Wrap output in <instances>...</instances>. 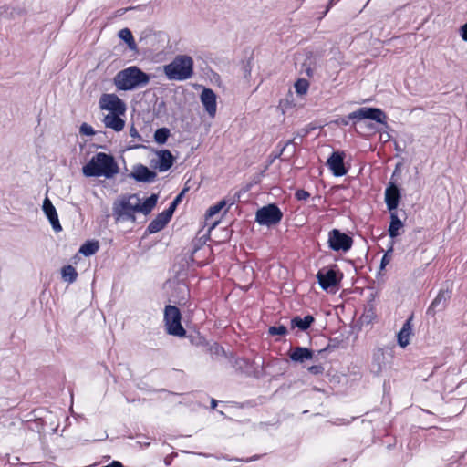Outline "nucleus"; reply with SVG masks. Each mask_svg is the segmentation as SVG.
Returning <instances> with one entry per match:
<instances>
[{
	"mask_svg": "<svg viewBox=\"0 0 467 467\" xmlns=\"http://www.w3.org/2000/svg\"><path fill=\"white\" fill-rule=\"evenodd\" d=\"M228 204V201L225 199L221 200L214 205L209 207L206 211L205 217L206 219L212 218L215 214L219 213L226 205Z\"/></svg>",
	"mask_w": 467,
	"mask_h": 467,
	"instance_id": "nucleus-31",
	"label": "nucleus"
},
{
	"mask_svg": "<svg viewBox=\"0 0 467 467\" xmlns=\"http://www.w3.org/2000/svg\"><path fill=\"white\" fill-rule=\"evenodd\" d=\"M216 406H217V400L215 399H212L211 400V407H212V409H215Z\"/></svg>",
	"mask_w": 467,
	"mask_h": 467,
	"instance_id": "nucleus-50",
	"label": "nucleus"
},
{
	"mask_svg": "<svg viewBox=\"0 0 467 467\" xmlns=\"http://www.w3.org/2000/svg\"><path fill=\"white\" fill-rule=\"evenodd\" d=\"M175 209L176 208L173 205L170 204L169 207L166 210H164L161 213L167 220L171 221Z\"/></svg>",
	"mask_w": 467,
	"mask_h": 467,
	"instance_id": "nucleus-43",
	"label": "nucleus"
},
{
	"mask_svg": "<svg viewBox=\"0 0 467 467\" xmlns=\"http://www.w3.org/2000/svg\"><path fill=\"white\" fill-rule=\"evenodd\" d=\"M393 177L394 174L389 182L384 192L385 203L389 211L397 210L402 198L401 189L398 186L397 182L393 181Z\"/></svg>",
	"mask_w": 467,
	"mask_h": 467,
	"instance_id": "nucleus-12",
	"label": "nucleus"
},
{
	"mask_svg": "<svg viewBox=\"0 0 467 467\" xmlns=\"http://www.w3.org/2000/svg\"><path fill=\"white\" fill-rule=\"evenodd\" d=\"M122 114L109 113L103 119V123L106 128L112 129L119 132L125 127V120L120 117Z\"/></svg>",
	"mask_w": 467,
	"mask_h": 467,
	"instance_id": "nucleus-22",
	"label": "nucleus"
},
{
	"mask_svg": "<svg viewBox=\"0 0 467 467\" xmlns=\"http://www.w3.org/2000/svg\"><path fill=\"white\" fill-rule=\"evenodd\" d=\"M302 71H304L306 75L309 78L313 76V69L311 68L310 65H308L306 62L303 63Z\"/></svg>",
	"mask_w": 467,
	"mask_h": 467,
	"instance_id": "nucleus-46",
	"label": "nucleus"
},
{
	"mask_svg": "<svg viewBox=\"0 0 467 467\" xmlns=\"http://www.w3.org/2000/svg\"><path fill=\"white\" fill-rule=\"evenodd\" d=\"M345 157L344 151L337 150L327 158L326 164L334 176L341 177L348 173V168L345 166Z\"/></svg>",
	"mask_w": 467,
	"mask_h": 467,
	"instance_id": "nucleus-13",
	"label": "nucleus"
},
{
	"mask_svg": "<svg viewBox=\"0 0 467 467\" xmlns=\"http://www.w3.org/2000/svg\"><path fill=\"white\" fill-rule=\"evenodd\" d=\"M258 459V456H254L253 458H250V459H247V460H244V462H251V461H254V460H257ZM236 461H243L242 459H235Z\"/></svg>",
	"mask_w": 467,
	"mask_h": 467,
	"instance_id": "nucleus-51",
	"label": "nucleus"
},
{
	"mask_svg": "<svg viewBox=\"0 0 467 467\" xmlns=\"http://www.w3.org/2000/svg\"><path fill=\"white\" fill-rule=\"evenodd\" d=\"M129 177L138 182L150 183L155 181L157 173L147 166L141 163H137L133 166L132 171L129 174Z\"/></svg>",
	"mask_w": 467,
	"mask_h": 467,
	"instance_id": "nucleus-16",
	"label": "nucleus"
},
{
	"mask_svg": "<svg viewBox=\"0 0 467 467\" xmlns=\"http://www.w3.org/2000/svg\"><path fill=\"white\" fill-rule=\"evenodd\" d=\"M252 58L243 62L242 72L244 78H249L252 72Z\"/></svg>",
	"mask_w": 467,
	"mask_h": 467,
	"instance_id": "nucleus-37",
	"label": "nucleus"
},
{
	"mask_svg": "<svg viewBox=\"0 0 467 467\" xmlns=\"http://www.w3.org/2000/svg\"><path fill=\"white\" fill-rule=\"evenodd\" d=\"M164 74L170 80L183 81L193 75V59L187 55H179L164 66Z\"/></svg>",
	"mask_w": 467,
	"mask_h": 467,
	"instance_id": "nucleus-3",
	"label": "nucleus"
},
{
	"mask_svg": "<svg viewBox=\"0 0 467 467\" xmlns=\"http://www.w3.org/2000/svg\"><path fill=\"white\" fill-rule=\"evenodd\" d=\"M289 358L295 363H304L314 358V351L306 347H296L290 348L288 352Z\"/></svg>",
	"mask_w": 467,
	"mask_h": 467,
	"instance_id": "nucleus-19",
	"label": "nucleus"
},
{
	"mask_svg": "<svg viewBox=\"0 0 467 467\" xmlns=\"http://www.w3.org/2000/svg\"><path fill=\"white\" fill-rule=\"evenodd\" d=\"M320 287L328 291L339 285L343 273L338 269L337 265L321 268L316 275Z\"/></svg>",
	"mask_w": 467,
	"mask_h": 467,
	"instance_id": "nucleus-6",
	"label": "nucleus"
},
{
	"mask_svg": "<svg viewBox=\"0 0 467 467\" xmlns=\"http://www.w3.org/2000/svg\"><path fill=\"white\" fill-rule=\"evenodd\" d=\"M42 210L46 217L48 219L52 229L57 233L61 232L62 226L60 224L57 210L48 197L44 199Z\"/></svg>",
	"mask_w": 467,
	"mask_h": 467,
	"instance_id": "nucleus-18",
	"label": "nucleus"
},
{
	"mask_svg": "<svg viewBox=\"0 0 467 467\" xmlns=\"http://www.w3.org/2000/svg\"><path fill=\"white\" fill-rule=\"evenodd\" d=\"M99 108L117 114H125L127 110L125 102L114 93L102 94L99 99Z\"/></svg>",
	"mask_w": 467,
	"mask_h": 467,
	"instance_id": "nucleus-11",
	"label": "nucleus"
},
{
	"mask_svg": "<svg viewBox=\"0 0 467 467\" xmlns=\"http://www.w3.org/2000/svg\"><path fill=\"white\" fill-rule=\"evenodd\" d=\"M412 319L413 316H410L403 323L400 331L397 334V341L401 348H406L410 344V337L412 335Z\"/></svg>",
	"mask_w": 467,
	"mask_h": 467,
	"instance_id": "nucleus-21",
	"label": "nucleus"
},
{
	"mask_svg": "<svg viewBox=\"0 0 467 467\" xmlns=\"http://www.w3.org/2000/svg\"><path fill=\"white\" fill-rule=\"evenodd\" d=\"M164 462H165L166 465H170L171 464V462H170V460L168 458H165Z\"/></svg>",
	"mask_w": 467,
	"mask_h": 467,
	"instance_id": "nucleus-52",
	"label": "nucleus"
},
{
	"mask_svg": "<svg viewBox=\"0 0 467 467\" xmlns=\"http://www.w3.org/2000/svg\"><path fill=\"white\" fill-rule=\"evenodd\" d=\"M387 119L388 117L386 113L380 109L362 107L358 110L342 117L339 119V122L342 125L347 126L349 124L350 120L370 119L380 124H386Z\"/></svg>",
	"mask_w": 467,
	"mask_h": 467,
	"instance_id": "nucleus-5",
	"label": "nucleus"
},
{
	"mask_svg": "<svg viewBox=\"0 0 467 467\" xmlns=\"http://www.w3.org/2000/svg\"><path fill=\"white\" fill-rule=\"evenodd\" d=\"M130 135L132 138L138 139L140 140H142V137L139 133L138 130L134 127V125H131L130 129Z\"/></svg>",
	"mask_w": 467,
	"mask_h": 467,
	"instance_id": "nucleus-45",
	"label": "nucleus"
},
{
	"mask_svg": "<svg viewBox=\"0 0 467 467\" xmlns=\"http://www.w3.org/2000/svg\"><path fill=\"white\" fill-rule=\"evenodd\" d=\"M393 252V243L389 246V248L387 250V252L384 254V255L381 258L380 261V270L384 269L386 265L390 262L391 259V254Z\"/></svg>",
	"mask_w": 467,
	"mask_h": 467,
	"instance_id": "nucleus-36",
	"label": "nucleus"
},
{
	"mask_svg": "<svg viewBox=\"0 0 467 467\" xmlns=\"http://www.w3.org/2000/svg\"><path fill=\"white\" fill-rule=\"evenodd\" d=\"M119 171V165L113 155L98 152L82 167L86 177H105L111 179Z\"/></svg>",
	"mask_w": 467,
	"mask_h": 467,
	"instance_id": "nucleus-1",
	"label": "nucleus"
},
{
	"mask_svg": "<svg viewBox=\"0 0 467 467\" xmlns=\"http://www.w3.org/2000/svg\"><path fill=\"white\" fill-rule=\"evenodd\" d=\"M307 371L312 375H321L324 373L325 368L322 365H312L307 368Z\"/></svg>",
	"mask_w": 467,
	"mask_h": 467,
	"instance_id": "nucleus-40",
	"label": "nucleus"
},
{
	"mask_svg": "<svg viewBox=\"0 0 467 467\" xmlns=\"http://www.w3.org/2000/svg\"><path fill=\"white\" fill-rule=\"evenodd\" d=\"M374 300H375V294L371 293L370 296H369L368 306H366V308L369 307V311H371L373 309V304L372 303H373Z\"/></svg>",
	"mask_w": 467,
	"mask_h": 467,
	"instance_id": "nucleus-48",
	"label": "nucleus"
},
{
	"mask_svg": "<svg viewBox=\"0 0 467 467\" xmlns=\"http://www.w3.org/2000/svg\"><path fill=\"white\" fill-rule=\"evenodd\" d=\"M327 242L329 248L336 252H348L353 244L352 237L338 229H332L328 233Z\"/></svg>",
	"mask_w": 467,
	"mask_h": 467,
	"instance_id": "nucleus-10",
	"label": "nucleus"
},
{
	"mask_svg": "<svg viewBox=\"0 0 467 467\" xmlns=\"http://www.w3.org/2000/svg\"><path fill=\"white\" fill-rule=\"evenodd\" d=\"M188 191V188H184L170 203L171 205H173L175 208L178 206V204L182 202L183 195Z\"/></svg>",
	"mask_w": 467,
	"mask_h": 467,
	"instance_id": "nucleus-41",
	"label": "nucleus"
},
{
	"mask_svg": "<svg viewBox=\"0 0 467 467\" xmlns=\"http://www.w3.org/2000/svg\"><path fill=\"white\" fill-rule=\"evenodd\" d=\"M61 275L64 281L71 284L77 280L78 272L74 266L68 265L62 267Z\"/></svg>",
	"mask_w": 467,
	"mask_h": 467,
	"instance_id": "nucleus-29",
	"label": "nucleus"
},
{
	"mask_svg": "<svg viewBox=\"0 0 467 467\" xmlns=\"http://www.w3.org/2000/svg\"><path fill=\"white\" fill-rule=\"evenodd\" d=\"M295 197L298 201H306L310 197V193L304 189H298L295 192Z\"/></svg>",
	"mask_w": 467,
	"mask_h": 467,
	"instance_id": "nucleus-39",
	"label": "nucleus"
},
{
	"mask_svg": "<svg viewBox=\"0 0 467 467\" xmlns=\"http://www.w3.org/2000/svg\"><path fill=\"white\" fill-rule=\"evenodd\" d=\"M140 147H141L140 145H134V146H131L130 149H139Z\"/></svg>",
	"mask_w": 467,
	"mask_h": 467,
	"instance_id": "nucleus-53",
	"label": "nucleus"
},
{
	"mask_svg": "<svg viewBox=\"0 0 467 467\" xmlns=\"http://www.w3.org/2000/svg\"><path fill=\"white\" fill-rule=\"evenodd\" d=\"M150 76L137 66H130L119 71L113 83L119 90L129 91L143 88L149 84Z\"/></svg>",
	"mask_w": 467,
	"mask_h": 467,
	"instance_id": "nucleus-2",
	"label": "nucleus"
},
{
	"mask_svg": "<svg viewBox=\"0 0 467 467\" xmlns=\"http://www.w3.org/2000/svg\"><path fill=\"white\" fill-rule=\"evenodd\" d=\"M293 140L294 143L290 144L288 150H285V152L288 154L287 158L293 157L296 151V146L298 145V142L296 141L295 138Z\"/></svg>",
	"mask_w": 467,
	"mask_h": 467,
	"instance_id": "nucleus-44",
	"label": "nucleus"
},
{
	"mask_svg": "<svg viewBox=\"0 0 467 467\" xmlns=\"http://www.w3.org/2000/svg\"><path fill=\"white\" fill-rule=\"evenodd\" d=\"M169 222L161 213L149 223L146 232L150 234H156L162 230Z\"/></svg>",
	"mask_w": 467,
	"mask_h": 467,
	"instance_id": "nucleus-26",
	"label": "nucleus"
},
{
	"mask_svg": "<svg viewBox=\"0 0 467 467\" xmlns=\"http://www.w3.org/2000/svg\"><path fill=\"white\" fill-rule=\"evenodd\" d=\"M235 367L242 373L247 376L254 377L259 379L262 376L263 363L258 364L254 360H251L246 358H240L235 360Z\"/></svg>",
	"mask_w": 467,
	"mask_h": 467,
	"instance_id": "nucleus-14",
	"label": "nucleus"
},
{
	"mask_svg": "<svg viewBox=\"0 0 467 467\" xmlns=\"http://www.w3.org/2000/svg\"><path fill=\"white\" fill-rule=\"evenodd\" d=\"M338 2V0H329L328 4H327V10L325 11V14H327L328 12V10L334 5H336L337 3Z\"/></svg>",
	"mask_w": 467,
	"mask_h": 467,
	"instance_id": "nucleus-49",
	"label": "nucleus"
},
{
	"mask_svg": "<svg viewBox=\"0 0 467 467\" xmlns=\"http://www.w3.org/2000/svg\"><path fill=\"white\" fill-rule=\"evenodd\" d=\"M451 296V290L441 289L431 304L429 306L426 314L434 317L436 313L443 311Z\"/></svg>",
	"mask_w": 467,
	"mask_h": 467,
	"instance_id": "nucleus-15",
	"label": "nucleus"
},
{
	"mask_svg": "<svg viewBox=\"0 0 467 467\" xmlns=\"http://www.w3.org/2000/svg\"><path fill=\"white\" fill-rule=\"evenodd\" d=\"M287 332V328L284 325L272 326L268 328V334L270 336H285Z\"/></svg>",
	"mask_w": 467,
	"mask_h": 467,
	"instance_id": "nucleus-34",
	"label": "nucleus"
},
{
	"mask_svg": "<svg viewBox=\"0 0 467 467\" xmlns=\"http://www.w3.org/2000/svg\"><path fill=\"white\" fill-rule=\"evenodd\" d=\"M157 156L158 161L154 167L157 168L160 172L169 171L175 161L174 156L169 150H161L157 151Z\"/></svg>",
	"mask_w": 467,
	"mask_h": 467,
	"instance_id": "nucleus-20",
	"label": "nucleus"
},
{
	"mask_svg": "<svg viewBox=\"0 0 467 467\" xmlns=\"http://www.w3.org/2000/svg\"><path fill=\"white\" fill-rule=\"evenodd\" d=\"M309 82L305 78H299L295 83V89L298 95H304L307 92Z\"/></svg>",
	"mask_w": 467,
	"mask_h": 467,
	"instance_id": "nucleus-33",
	"label": "nucleus"
},
{
	"mask_svg": "<svg viewBox=\"0 0 467 467\" xmlns=\"http://www.w3.org/2000/svg\"><path fill=\"white\" fill-rule=\"evenodd\" d=\"M315 322V317L312 315H306L304 317L296 316L292 317L290 324L291 328H298L301 331H306Z\"/></svg>",
	"mask_w": 467,
	"mask_h": 467,
	"instance_id": "nucleus-24",
	"label": "nucleus"
},
{
	"mask_svg": "<svg viewBox=\"0 0 467 467\" xmlns=\"http://www.w3.org/2000/svg\"><path fill=\"white\" fill-rule=\"evenodd\" d=\"M390 214V222L389 225V235L390 238L395 239L398 237L400 233V230H401L404 227L403 222L399 218L397 210L395 211H389Z\"/></svg>",
	"mask_w": 467,
	"mask_h": 467,
	"instance_id": "nucleus-23",
	"label": "nucleus"
},
{
	"mask_svg": "<svg viewBox=\"0 0 467 467\" xmlns=\"http://www.w3.org/2000/svg\"><path fill=\"white\" fill-rule=\"evenodd\" d=\"M393 359V350L391 348H378L372 353L370 371L376 375H380L390 368Z\"/></svg>",
	"mask_w": 467,
	"mask_h": 467,
	"instance_id": "nucleus-8",
	"label": "nucleus"
},
{
	"mask_svg": "<svg viewBox=\"0 0 467 467\" xmlns=\"http://www.w3.org/2000/svg\"><path fill=\"white\" fill-rule=\"evenodd\" d=\"M136 199L140 201L137 194H130L129 196L122 197L119 201L115 202L112 207V214L116 222H136L135 213L137 212L136 203H131L130 201Z\"/></svg>",
	"mask_w": 467,
	"mask_h": 467,
	"instance_id": "nucleus-4",
	"label": "nucleus"
},
{
	"mask_svg": "<svg viewBox=\"0 0 467 467\" xmlns=\"http://www.w3.org/2000/svg\"><path fill=\"white\" fill-rule=\"evenodd\" d=\"M171 135V131L168 128H159L155 130L153 138L156 143L165 144Z\"/></svg>",
	"mask_w": 467,
	"mask_h": 467,
	"instance_id": "nucleus-30",
	"label": "nucleus"
},
{
	"mask_svg": "<svg viewBox=\"0 0 467 467\" xmlns=\"http://www.w3.org/2000/svg\"><path fill=\"white\" fill-rule=\"evenodd\" d=\"M118 35H119V37L127 44L128 47L130 50H132V51L137 50V44L135 42V39L133 37L131 31L129 28H123V29L119 30Z\"/></svg>",
	"mask_w": 467,
	"mask_h": 467,
	"instance_id": "nucleus-28",
	"label": "nucleus"
},
{
	"mask_svg": "<svg viewBox=\"0 0 467 467\" xmlns=\"http://www.w3.org/2000/svg\"><path fill=\"white\" fill-rule=\"evenodd\" d=\"M292 143H294V140H289L285 143H282L280 141L276 146V148L278 149V151L275 152V153L272 152L270 155V157H271L270 162L272 163L275 159L280 158L285 152V150H288L290 144H292Z\"/></svg>",
	"mask_w": 467,
	"mask_h": 467,
	"instance_id": "nucleus-32",
	"label": "nucleus"
},
{
	"mask_svg": "<svg viewBox=\"0 0 467 467\" xmlns=\"http://www.w3.org/2000/svg\"><path fill=\"white\" fill-rule=\"evenodd\" d=\"M208 351L210 352V354L212 356H214V357L225 355L224 348L216 342L209 345Z\"/></svg>",
	"mask_w": 467,
	"mask_h": 467,
	"instance_id": "nucleus-35",
	"label": "nucleus"
},
{
	"mask_svg": "<svg viewBox=\"0 0 467 467\" xmlns=\"http://www.w3.org/2000/svg\"><path fill=\"white\" fill-rule=\"evenodd\" d=\"M200 99L208 115L211 118H214L217 109V97L215 92L212 88H204L201 93Z\"/></svg>",
	"mask_w": 467,
	"mask_h": 467,
	"instance_id": "nucleus-17",
	"label": "nucleus"
},
{
	"mask_svg": "<svg viewBox=\"0 0 467 467\" xmlns=\"http://www.w3.org/2000/svg\"><path fill=\"white\" fill-rule=\"evenodd\" d=\"M460 35L464 41H467V23L461 26Z\"/></svg>",
	"mask_w": 467,
	"mask_h": 467,
	"instance_id": "nucleus-47",
	"label": "nucleus"
},
{
	"mask_svg": "<svg viewBox=\"0 0 467 467\" xmlns=\"http://www.w3.org/2000/svg\"><path fill=\"white\" fill-rule=\"evenodd\" d=\"M337 344H338V342L337 341V339H330L329 343L327 344V346L325 348L319 350L318 353H322V352H325V351H330L332 349H335L336 348H337Z\"/></svg>",
	"mask_w": 467,
	"mask_h": 467,
	"instance_id": "nucleus-42",
	"label": "nucleus"
},
{
	"mask_svg": "<svg viewBox=\"0 0 467 467\" xmlns=\"http://www.w3.org/2000/svg\"><path fill=\"white\" fill-rule=\"evenodd\" d=\"M182 314L180 309L171 305H167L164 309V321L169 335L184 337L186 330L182 325Z\"/></svg>",
	"mask_w": 467,
	"mask_h": 467,
	"instance_id": "nucleus-7",
	"label": "nucleus"
},
{
	"mask_svg": "<svg viewBox=\"0 0 467 467\" xmlns=\"http://www.w3.org/2000/svg\"><path fill=\"white\" fill-rule=\"evenodd\" d=\"M79 133L82 134V135H85V136H92L96 132H95L94 129L90 125H88V123L84 122L79 127Z\"/></svg>",
	"mask_w": 467,
	"mask_h": 467,
	"instance_id": "nucleus-38",
	"label": "nucleus"
},
{
	"mask_svg": "<svg viewBox=\"0 0 467 467\" xmlns=\"http://www.w3.org/2000/svg\"><path fill=\"white\" fill-rule=\"evenodd\" d=\"M99 249L98 241L88 240L79 248L78 252L84 256H90L95 254Z\"/></svg>",
	"mask_w": 467,
	"mask_h": 467,
	"instance_id": "nucleus-27",
	"label": "nucleus"
},
{
	"mask_svg": "<svg viewBox=\"0 0 467 467\" xmlns=\"http://www.w3.org/2000/svg\"><path fill=\"white\" fill-rule=\"evenodd\" d=\"M234 202H235V200H234V199H233V200L231 201V202L229 203V206L234 205Z\"/></svg>",
	"mask_w": 467,
	"mask_h": 467,
	"instance_id": "nucleus-54",
	"label": "nucleus"
},
{
	"mask_svg": "<svg viewBox=\"0 0 467 467\" xmlns=\"http://www.w3.org/2000/svg\"><path fill=\"white\" fill-rule=\"evenodd\" d=\"M157 202L158 195L155 193H152L150 197L146 198L142 203H140V200L137 201V212L147 215L154 209Z\"/></svg>",
	"mask_w": 467,
	"mask_h": 467,
	"instance_id": "nucleus-25",
	"label": "nucleus"
},
{
	"mask_svg": "<svg viewBox=\"0 0 467 467\" xmlns=\"http://www.w3.org/2000/svg\"><path fill=\"white\" fill-rule=\"evenodd\" d=\"M283 213L275 203H271L258 209L255 214V222L260 225L272 226L281 222Z\"/></svg>",
	"mask_w": 467,
	"mask_h": 467,
	"instance_id": "nucleus-9",
	"label": "nucleus"
}]
</instances>
